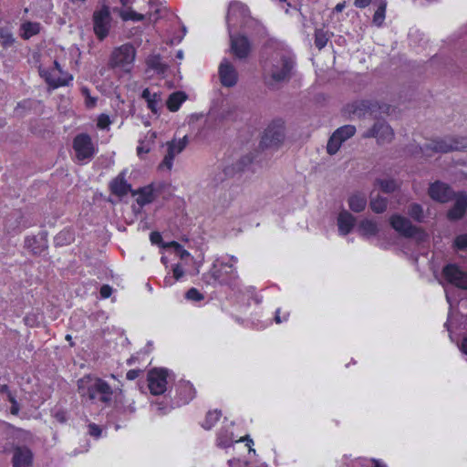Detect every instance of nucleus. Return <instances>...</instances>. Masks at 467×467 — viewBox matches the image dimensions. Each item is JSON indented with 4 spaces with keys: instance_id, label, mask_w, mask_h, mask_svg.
Returning a JSON list of instances; mask_svg holds the SVG:
<instances>
[{
    "instance_id": "nucleus-1",
    "label": "nucleus",
    "mask_w": 467,
    "mask_h": 467,
    "mask_svg": "<svg viewBox=\"0 0 467 467\" xmlns=\"http://www.w3.org/2000/svg\"><path fill=\"white\" fill-rule=\"evenodd\" d=\"M78 391L81 397L94 400L98 396L101 402L108 404L111 401L112 389L103 379L91 376H85L78 380Z\"/></svg>"
},
{
    "instance_id": "nucleus-2",
    "label": "nucleus",
    "mask_w": 467,
    "mask_h": 467,
    "mask_svg": "<svg viewBox=\"0 0 467 467\" xmlns=\"http://www.w3.org/2000/svg\"><path fill=\"white\" fill-rule=\"evenodd\" d=\"M294 67L293 58L286 54H276L271 59L269 68H265L268 78H265V83L268 86H274L275 83L288 80L291 77V71Z\"/></svg>"
},
{
    "instance_id": "nucleus-3",
    "label": "nucleus",
    "mask_w": 467,
    "mask_h": 467,
    "mask_svg": "<svg viewBox=\"0 0 467 467\" xmlns=\"http://www.w3.org/2000/svg\"><path fill=\"white\" fill-rule=\"evenodd\" d=\"M467 148V140L463 138H444L431 140L420 148L423 154L431 155L430 151L447 153L451 150H460Z\"/></svg>"
},
{
    "instance_id": "nucleus-4",
    "label": "nucleus",
    "mask_w": 467,
    "mask_h": 467,
    "mask_svg": "<svg viewBox=\"0 0 467 467\" xmlns=\"http://www.w3.org/2000/svg\"><path fill=\"white\" fill-rule=\"evenodd\" d=\"M136 51L130 44H124L116 47L110 55L109 67L111 68H121L130 71L135 59Z\"/></svg>"
},
{
    "instance_id": "nucleus-5",
    "label": "nucleus",
    "mask_w": 467,
    "mask_h": 467,
    "mask_svg": "<svg viewBox=\"0 0 467 467\" xmlns=\"http://www.w3.org/2000/svg\"><path fill=\"white\" fill-rule=\"evenodd\" d=\"M353 114L358 118L364 117L368 114L377 118L381 114H389L390 111V105L379 102L373 99H364L357 101L353 104Z\"/></svg>"
},
{
    "instance_id": "nucleus-6",
    "label": "nucleus",
    "mask_w": 467,
    "mask_h": 467,
    "mask_svg": "<svg viewBox=\"0 0 467 467\" xmlns=\"http://www.w3.org/2000/svg\"><path fill=\"white\" fill-rule=\"evenodd\" d=\"M394 130L390 125L383 119H378L372 127L368 129L362 138H374L379 145L390 143L394 139Z\"/></svg>"
},
{
    "instance_id": "nucleus-7",
    "label": "nucleus",
    "mask_w": 467,
    "mask_h": 467,
    "mask_svg": "<svg viewBox=\"0 0 467 467\" xmlns=\"http://www.w3.org/2000/svg\"><path fill=\"white\" fill-rule=\"evenodd\" d=\"M111 16L108 6L96 10L93 14V29L99 40H103L109 32Z\"/></svg>"
},
{
    "instance_id": "nucleus-8",
    "label": "nucleus",
    "mask_w": 467,
    "mask_h": 467,
    "mask_svg": "<svg viewBox=\"0 0 467 467\" xmlns=\"http://www.w3.org/2000/svg\"><path fill=\"white\" fill-rule=\"evenodd\" d=\"M73 149L78 161L90 160L95 154V148L91 138L88 134H79L73 140Z\"/></svg>"
},
{
    "instance_id": "nucleus-9",
    "label": "nucleus",
    "mask_w": 467,
    "mask_h": 467,
    "mask_svg": "<svg viewBox=\"0 0 467 467\" xmlns=\"http://www.w3.org/2000/svg\"><path fill=\"white\" fill-rule=\"evenodd\" d=\"M188 138L184 136L183 138L176 140H171L166 143L167 153L164 155L162 161L159 165V169L166 168L168 171H171L173 165L174 158L179 155L187 146Z\"/></svg>"
},
{
    "instance_id": "nucleus-10",
    "label": "nucleus",
    "mask_w": 467,
    "mask_h": 467,
    "mask_svg": "<svg viewBox=\"0 0 467 467\" xmlns=\"http://www.w3.org/2000/svg\"><path fill=\"white\" fill-rule=\"evenodd\" d=\"M168 371L163 368H153L148 373V386L152 395H161L165 392Z\"/></svg>"
},
{
    "instance_id": "nucleus-11",
    "label": "nucleus",
    "mask_w": 467,
    "mask_h": 467,
    "mask_svg": "<svg viewBox=\"0 0 467 467\" xmlns=\"http://www.w3.org/2000/svg\"><path fill=\"white\" fill-rule=\"evenodd\" d=\"M285 139V128L281 121L271 123L265 130L262 143L265 147L278 146Z\"/></svg>"
},
{
    "instance_id": "nucleus-12",
    "label": "nucleus",
    "mask_w": 467,
    "mask_h": 467,
    "mask_svg": "<svg viewBox=\"0 0 467 467\" xmlns=\"http://www.w3.org/2000/svg\"><path fill=\"white\" fill-rule=\"evenodd\" d=\"M41 76L45 77L46 81L53 88L67 85L72 77L64 73L57 61H54V68L50 71H41Z\"/></svg>"
},
{
    "instance_id": "nucleus-13",
    "label": "nucleus",
    "mask_w": 467,
    "mask_h": 467,
    "mask_svg": "<svg viewBox=\"0 0 467 467\" xmlns=\"http://www.w3.org/2000/svg\"><path fill=\"white\" fill-rule=\"evenodd\" d=\"M165 184L163 182H159L157 184L151 183L145 187L140 188L137 191L132 192V195H138L137 202L140 206H144L148 203L152 202L157 193L164 188Z\"/></svg>"
},
{
    "instance_id": "nucleus-14",
    "label": "nucleus",
    "mask_w": 467,
    "mask_h": 467,
    "mask_svg": "<svg viewBox=\"0 0 467 467\" xmlns=\"http://www.w3.org/2000/svg\"><path fill=\"white\" fill-rule=\"evenodd\" d=\"M219 78L222 85L227 88L235 86L238 81V73L227 59H223L219 66Z\"/></svg>"
},
{
    "instance_id": "nucleus-15",
    "label": "nucleus",
    "mask_w": 467,
    "mask_h": 467,
    "mask_svg": "<svg viewBox=\"0 0 467 467\" xmlns=\"http://www.w3.org/2000/svg\"><path fill=\"white\" fill-rule=\"evenodd\" d=\"M447 281L455 286L467 290V273L462 271L454 265H449L443 269Z\"/></svg>"
},
{
    "instance_id": "nucleus-16",
    "label": "nucleus",
    "mask_w": 467,
    "mask_h": 467,
    "mask_svg": "<svg viewBox=\"0 0 467 467\" xmlns=\"http://www.w3.org/2000/svg\"><path fill=\"white\" fill-rule=\"evenodd\" d=\"M389 223L395 231L406 237L414 236L418 232V228L409 219L399 214L392 215Z\"/></svg>"
},
{
    "instance_id": "nucleus-17",
    "label": "nucleus",
    "mask_w": 467,
    "mask_h": 467,
    "mask_svg": "<svg viewBox=\"0 0 467 467\" xmlns=\"http://www.w3.org/2000/svg\"><path fill=\"white\" fill-rule=\"evenodd\" d=\"M231 51L239 59L246 58L251 51V45L244 36H231Z\"/></svg>"
},
{
    "instance_id": "nucleus-18",
    "label": "nucleus",
    "mask_w": 467,
    "mask_h": 467,
    "mask_svg": "<svg viewBox=\"0 0 467 467\" xmlns=\"http://www.w3.org/2000/svg\"><path fill=\"white\" fill-rule=\"evenodd\" d=\"M33 463V453L26 446L16 447L13 451V467H30Z\"/></svg>"
},
{
    "instance_id": "nucleus-19",
    "label": "nucleus",
    "mask_w": 467,
    "mask_h": 467,
    "mask_svg": "<svg viewBox=\"0 0 467 467\" xmlns=\"http://www.w3.org/2000/svg\"><path fill=\"white\" fill-rule=\"evenodd\" d=\"M429 195L437 202H446L453 196V192L447 184L436 182L430 186Z\"/></svg>"
},
{
    "instance_id": "nucleus-20",
    "label": "nucleus",
    "mask_w": 467,
    "mask_h": 467,
    "mask_svg": "<svg viewBox=\"0 0 467 467\" xmlns=\"http://www.w3.org/2000/svg\"><path fill=\"white\" fill-rule=\"evenodd\" d=\"M467 210V193L458 192L455 195V202L452 208L448 212V217L451 220L462 218Z\"/></svg>"
},
{
    "instance_id": "nucleus-21",
    "label": "nucleus",
    "mask_w": 467,
    "mask_h": 467,
    "mask_svg": "<svg viewBox=\"0 0 467 467\" xmlns=\"http://www.w3.org/2000/svg\"><path fill=\"white\" fill-rule=\"evenodd\" d=\"M221 284H228L230 280H235L238 275L233 263H222L220 268L213 274Z\"/></svg>"
},
{
    "instance_id": "nucleus-22",
    "label": "nucleus",
    "mask_w": 467,
    "mask_h": 467,
    "mask_svg": "<svg viewBox=\"0 0 467 467\" xmlns=\"http://www.w3.org/2000/svg\"><path fill=\"white\" fill-rule=\"evenodd\" d=\"M110 190L112 193L122 197L126 195L128 192L132 193L131 186L125 180V172L119 173L111 182H110Z\"/></svg>"
},
{
    "instance_id": "nucleus-23",
    "label": "nucleus",
    "mask_w": 467,
    "mask_h": 467,
    "mask_svg": "<svg viewBox=\"0 0 467 467\" xmlns=\"http://www.w3.org/2000/svg\"><path fill=\"white\" fill-rule=\"evenodd\" d=\"M356 218L348 211L344 210L337 216V226L340 234L347 235L354 227Z\"/></svg>"
},
{
    "instance_id": "nucleus-24",
    "label": "nucleus",
    "mask_w": 467,
    "mask_h": 467,
    "mask_svg": "<svg viewBox=\"0 0 467 467\" xmlns=\"http://www.w3.org/2000/svg\"><path fill=\"white\" fill-rule=\"evenodd\" d=\"M358 232L365 238L375 236L379 233V227L376 222L364 219L359 222L358 226Z\"/></svg>"
},
{
    "instance_id": "nucleus-25",
    "label": "nucleus",
    "mask_w": 467,
    "mask_h": 467,
    "mask_svg": "<svg viewBox=\"0 0 467 467\" xmlns=\"http://www.w3.org/2000/svg\"><path fill=\"white\" fill-rule=\"evenodd\" d=\"M249 16V9L247 6L242 3L234 2L232 3L228 9L227 20L228 22H232L234 18L242 17L245 18Z\"/></svg>"
},
{
    "instance_id": "nucleus-26",
    "label": "nucleus",
    "mask_w": 467,
    "mask_h": 467,
    "mask_svg": "<svg viewBox=\"0 0 467 467\" xmlns=\"http://www.w3.org/2000/svg\"><path fill=\"white\" fill-rule=\"evenodd\" d=\"M156 132H148L144 140H140L137 147V154L140 158H143L145 154L149 153L155 144Z\"/></svg>"
},
{
    "instance_id": "nucleus-27",
    "label": "nucleus",
    "mask_w": 467,
    "mask_h": 467,
    "mask_svg": "<svg viewBox=\"0 0 467 467\" xmlns=\"http://www.w3.org/2000/svg\"><path fill=\"white\" fill-rule=\"evenodd\" d=\"M348 206L354 213H360L367 206V197L364 193L357 192L349 196Z\"/></svg>"
},
{
    "instance_id": "nucleus-28",
    "label": "nucleus",
    "mask_w": 467,
    "mask_h": 467,
    "mask_svg": "<svg viewBox=\"0 0 467 467\" xmlns=\"http://www.w3.org/2000/svg\"><path fill=\"white\" fill-rule=\"evenodd\" d=\"M24 39H29L31 36L37 35L40 32V24L36 22H25L20 27Z\"/></svg>"
},
{
    "instance_id": "nucleus-29",
    "label": "nucleus",
    "mask_w": 467,
    "mask_h": 467,
    "mask_svg": "<svg viewBox=\"0 0 467 467\" xmlns=\"http://www.w3.org/2000/svg\"><path fill=\"white\" fill-rule=\"evenodd\" d=\"M186 99V95L183 92H173L167 99V107L171 111H177L181 104Z\"/></svg>"
},
{
    "instance_id": "nucleus-30",
    "label": "nucleus",
    "mask_w": 467,
    "mask_h": 467,
    "mask_svg": "<svg viewBox=\"0 0 467 467\" xmlns=\"http://www.w3.org/2000/svg\"><path fill=\"white\" fill-rule=\"evenodd\" d=\"M375 185L379 186L380 190L386 193L393 192L399 187L396 181L392 179H377Z\"/></svg>"
},
{
    "instance_id": "nucleus-31",
    "label": "nucleus",
    "mask_w": 467,
    "mask_h": 467,
    "mask_svg": "<svg viewBox=\"0 0 467 467\" xmlns=\"http://www.w3.org/2000/svg\"><path fill=\"white\" fill-rule=\"evenodd\" d=\"M334 133L344 142L355 135L356 127L353 125H345L336 130Z\"/></svg>"
},
{
    "instance_id": "nucleus-32",
    "label": "nucleus",
    "mask_w": 467,
    "mask_h": 467,
    "mask_svg": "<svg viewBox=\"0 0 467 467\" xmlns=\"http://www.w3.org/2000/svg\"><path fill=\"white\" fill-rule=\"evenodd\" d=\"M387 199L381 196L372 197L370 200V208L377 213H383L387 209Z\"/></svg>"
},
{
    "instance_id": "nucleus-33",
    "label": "nucleus",
    "mask_w": 467,
    "mask_h": 467,
    "mask_svg": "<svg viewBox=\"0 0 467 467\" xmlns=\"http://www.w3.org/2000/svg\"><path fill=\"white\" fill-rule=\"evenodd\" d=\"M0 43L5 48L10 47L14 45L15 37L9 29L5 27L0 28Z\"/></svg>"
},
{
    "instance_id": "nucleus-34",
    "label": "nucleus",
    "mask_w": 467,
    "mask_h": 467,
    "mask_svg": "<svg viewBox=\"0 0 467 467\" xmlns=\"http://www.w3.org/2000/svg\"><path fill=\"white\" fill-rule=\"evenodd\" d=\"M343 141L339 140V138L333 133L331 137L328 140L327 145V151L329 155L336 154L338 150L340 149Z\"/></svg>"
},
{
    "instance_id": "nucleus-35",
    "label": "nucleus",
    "mask_w": 467,
    "mask_h": 467,
    "mask_svg": "<svg viewBox=\"0 0 467 467\" xmlns=\"http://www.w3.org/2000/svg\"><path fill=\"white\" fill-rule=\"evenodd\" d=\"M147 64L150 68L160 73H163L166 70V66L162 63L160 56L154 55L150 57L147 59Z\"/></svg>"
},
{
    "instance_id": "nucleus-36",
    "label": "nucleus",
    "mask_w": 467,
    "mask_h": 467,
    "mask_svg": "<svg viewBox=\"0 0 467 467\" xmlns=\"http://www.w3.org/2000/svg\"><path fill=\"white\" fill-rule=\"evenodd\" d=\"M409 215L418 222H421L423 219V209L421 205L418 203H412L408 209Z\"/></svg>"
},
{
    "instance_id": "nucleus-37",
    "label": "nucleus",
    "mask_w": 467,
    "mask_h": 467,
    "mask_svg": "<svg viewBox=\"0 0 467 467\" xmlns=\"http://www.w3.org/2000/svg\"><path fill=\"white\" fill-rule=\"evenodd\" d=\"M221 412L218 410L209 411L206 415L205 420L202 424L206 430L211 429L220 419Z\"/></svg>"
},
{
    "instance_id": "nucleus-38",
    "label": "nucleus",
    "mask_w": 467,
    "mask_h": 467,
    "mask_svg": "<svg viewBox=\"0 0 467 467\" xmlns=\"http://www.w3.org/2000/svg\"><path fill=\"white\" fill-rule=\"evenodd\" d=\"M386 3L381 2L373 16V23L380 26L385 19Z\"/></svg>"
},
{
    "instance_id": "nucleus-39",
    "label": "nucleus",
    "mask_w": 467,
    "mask_h": 467,
    "mask_svg": "<svg viewBox=\"0 0 467 467\" xmlns=\"http://www.w3.org/2000/svg\"><path fill=\"white\" fill-rule=\"evenodd\" d=\"M328 41L327 33L321 29H318L315 33V45L318 49L323 48Z\"/></svg>"
},
{
    "instance_id": "nucleus-40",
    "label": "nucleus",
    "mask_w": 467,
    "mask_h": 467,
    "mask_svg": "<svg viewBox=\"0 0 467 467\" xmlns=\"http://www.w3.org/2000/svg\"><path fill=\"white\" fill-rule=\"evenodd\" d=\"M120 16L123 20H133V21H141L144 18L143 15L138 14L132 10H126L120 13Z\"/></svg>"
},
{
    "instance_id": "nucleus-41",
    "label": "nucleus",
    "mask_w": 467,
    "mask_h": 467,
    "mask_svg": "<svg viewBox=\"0 0 467 467\" xmlns=\"http://www.w3.org/2000/svg\"><path fill=\"white\" fill-rule=\"evenodd\" d=\"M161 96L157 93H153L150 100L149 102H147L148 108L152 112L157 113L158 109H159V104L161 103Z\"/></svg>"
},
{
    "instance_id": "nucleus-42",
    "label": "nucleus",
    "mask_w": 467,
    "mask_h": 467,
    "mask_svg": "<svg viewBox=\"0 0 467 467\" xmlns=\"http://www.w3.org/2000/svg\"><path fill=\"white\" fill-rule=\"evenodd\" d=\"M186 297L189 300L193 301H201L203 299V296L196 289V288H190L186 293Z\"/></svg>"
},
{
    "instance_id": "nucleus-43",
    "label": "nucleus",
    "mask_w": 467,
    "mask_h": 467,
    "mask_svg": "<svg viewBox=\"0 0 467 467\" xmlns=\"http://www.w3.org/2000/svg\"><path fill=\"white\" fill-rule=\"evenodd\" d=\"M110 124V119L108 115L101 114L98 119V127L99 129H107Z\"/></svg>"
},
{
    "instance_id": "nucleus-44",
    "label": "nucleus",
    "mask_w": 467,
    "mask_h": 467,
    "mask_svg": "<svg viewBox=\"0 0 467 467\" xmlns=\"http://www.w3.org/2000/svg\"><path fill=\"white\" fill-rule=\"evenodd\" d=\"M36 243V239L35 238H26V241H25V244H26V247L30 249V251L36 254H39L41 252V249L39 247H35L34 246V244Z\"/></svg>"
},
{
    "instance_id": "nucleus-45",
    "label": "nucleus",
    "mask_w": 467,
    "mask_h": 467,
    "mask_svg": "<svg viewBox=\"0 0 467 467\" xmlns=\"http://www.w3.org/2000/svg\"><path fill=\"white\" fill-rule=\"evenodd\" d=\"M455 245L459 249H464L467 247V234L459 235L455 239Z\"/></svg>"
},
{
    "instance_id": "nucleus-46",
    "label": "nucleus",
    "mask_w": 467,
    "mask_h": 467,
    "mask_svg": "<svg viewBox=\"0 0 467 467\" xmlns=\"http://www.w3.org/2000/svg\"><path fill=\"white\" fill-rule=\"evenodd\" d=\"M112 293V288L109 285H103L100 288V296L103 298H108Z\"/></svg>"
},
{
    "instance_id": "nucleus-47",
    "label": "nucleus",
    "mask_w": 467,
    "mask_h": 467,
    "mask_svg": "<svg viewBox=\"0 0 467 467\" xmlns=\"http://www.w3.org/2000/svg\"><path fill=\"white\" fill-rule=\"evenodd\" d=\"M141 372H142V370H140V369H130L127 372L126 377L129 380H133V379H137Z\"/></svg>"
},
{
    "instance_id": "nucleus-48",
    "label": "nucleus",
    "mask_w": 467,
    "mask_h": 467,
    "mask_svg": "<svg viewBox=\"0 0 467 467\" xmlns=\"http://www.w3.org/2000/svg\"><path fill=\"white\" fill-rule=\"evenodd\" d=\"M150 238L151 243L154 244H161V242L162 240L161 234L158 232H152L150 235Z\"/></svg>"
},
{
    "instance_id": "nucleus-49",
    "label": "nucleus",
    "mask_w": 467,
    "mask_h": 467,
    "mask_svg": "<svg viewBox=\"0 0 467 467\" xmlns=\"http://www.w3.org/2000/svg\"><path fill=\"white\" fill-rule=\"evenodd\" d=\"M89 433L92 436L99 437L101 433V430L96 424L89 425Z\"/></svg>"
},
{
    "instance_id": "nucleus-50",
    "label": "nucleus",
    "mask_w": 467,
    "mask_h": 467,
    "mask_svg": "<svg viewBox=\"0 0 467 467\" xmlns=\"http://www.w3.org/2000/svg\"><path fill=\"white\" fill-rule=\"evenodd\" d=\"M183 274L184 272L179 265L173 267V275L176 280H179L183 275Z\"/></svg>"
},
{
    "instance_id": "nucleus-51",
    "label": "nucleus",
    "mask_w": 467,
    "mask_h": 467,
    "mask_svg": "<svg viewBox=\"0 0 467 467\" xmlns=\"http://www.w3.org/2000/svg\"><path fill=\"white\" fill-rule=\"evenodd\" d=\"M217 442L220 447H223V448L230 446L232 443L230 439H226V438L224 439L223 437H218Z\"/></svg>"
},
{
    "instance_id": "nucleus-52",
    "label": "nucleus",
    "mask_w": 467,
    "mask_h": 467,
    "mask_svg": "<svg viewBox=\"0 0 467 467\" xmlns=\"http://www.w3.org/2000/svg\"><path fill=\"white\" fill-rule=\"evenodd\" d=\"M371 0H355L354 4L357 7L364 8L370 4Z\"/></svg>"
},
{
    "instance_id": "nucleus-53",
    "label": "nucleus",
    "mask_w": 467,
    "mask_h": 467,
    "mask_svg": "<svg viewBox=\"0 0 467 467\" xmlns=\"http://www.w3.org/2000/svg\"><path fill=\"white\" fill-rule=\"evenodd\" d=\"M141 97L147 101L149 102L150 100V99L152 98V94L150 93V89L149 88H145L143 91H142V94H141Z\"/></svg>"
},
{
    "instance_id": "nucleus-54",
    "label": "nucleus",
    "mask_w": 467,
    "mask_h": 467,
    "mask_svg": "<svg viewBox=\"0 0 467 467\" xmlns=\"http://www.w3.org/2000/svg\"><path fill=\"white\" fill-rule=\"evenodd\" d=\"M163 247H173L176 251L182 249V245L177 242H171L163 245Z\"/></svg>"
},
{
    "instance_id": "nucleus-55",
    "label": "nucleus",
    "mask_w": 467,
    "mask_h": 467,
    "mask_svg": "<svg viewBox=\"0 0 467 467\" xmlns=\"http://www.w3.org/2000/svg\"><path fill=\"white\" fill-rule=\"evenodd\" d=\"M461 348L467 355V337L462 339Z\"/></svg>"
},
{
    "instance_id": "nucleus-56",
    "label": "nucleus",
    "mask_w": 467,
    "mask_h": 467,
    "mask_svg": "<svg viewBox=\"0 0 467 467\" xmlns=\"http://www.w3.org/2000/svg\"><path fill=\"white\" fill-rule=\"evenodd\" d=\"M234 171H235L234 167H226L224 169V174L232 176V175H234Z\"/></svg>"
},
{
    "instance_id": "nucleus-57",
    "label": "nucleus",
    "mask_w": 467,
    "mask_h": 467,
    "mask_svg": "<svg viewBox=\"0 0 467 467\" xmlns=\"http://www.w3.org/2000/svg\"><path fill=\"white\" fill-rule=\"evenodd\" d=\"M178 252L180 253V256L182 259L190 255V253L182 248L181 250H178Z\"/></svg>"
},
{
    "instance_id": "nucleus-58",
    "label": "nucleus",
    "mask_w": 467,
    "mask_h": 467,
    "mask_svg": "<svg viewBox=\"0 0 467 467\" xmlns=\"http://www.w3.org/2000/svg\"><path fill=\"white\" fill-rule=\"evenodd\" d=\"M345 7V3H339L336 5L335 11L336 12H341Z\"/></svg>"
},
{
    "instance_id": "nucleus-59",
    "label": "nucleus",
    "mask_w": 467,
    "mask_h": 467,
    "mask_svg": "<svg viewBox=\"0 0 467 467\" xmlns=\"http://www.w3.org/2000/svg\"><path fill=\"white\" fill-rule=\"evenodd\" d=\"M240 441H247V446H250L251 443H253V440H251L248 436H246L245 438H242Z\"/></svg>"
},
{
    "instance_id": "nucleus-60",
    "label": "nucleus",
    "mask_w": 467,
    "mask_h": 467,
    "mask_svg": "<svg viewBox=\"0 0 467 467\" xmlns=\"http://www.w3.org/2000/svg\"><path fill=\"white\" fill-rule=\"evenodd\" d=\"M240 441H247V446H250L251 443H253V440H251L248 436H246L245 438H242Z\"/></svg>"
},
{
    "instance_id": "nucleus-61",
    "label": "nucleus",
    "mask_w": 467,
    "mask_h": 467,
    "mask_svg": "<svg viewBox=\"0 0 467 467\" xmlns=\"http://www.w3.org/2000/svg\"><path fill=\"white\" fill-rule=\"evenodd\" d=\"M240 441H247V446H250L251 443H253V440H251L248 436H246L245 438H242Z\"/></svg>"
},
{
    "instance_id": "nucleus-62",
    "label": "nucleus",
    "mask_w": 467,
    "mask_h": 467,
    "mask_svg": "<svg viewBox=\"0 0 467 467\" xmlns=\"http://www.w3.org/2000/svg\"><path fill=\"white\" fill-rule=\"evenodd\" d=\"M176 57L179 58V59H182L183 57V52L182 50H179L177 52V55H176Z\"/></svg>"
},
{
    "instance_id": "nucleus-63",
    "label": "nucleus",
    "mask_w": 467,
    "mask_h": 467,
    "mask_svg": "<svg viewBox=\"0 0 467 467\" xmlns=\"http://www.w3.org/2000/svg\"><path fill=\"white\" fill-rule=\"evenodd\" d=\"M275 322L276 323H280L281 322L280 316H279V310H277L276 314H275Z\"/></svg>"
},
{
    "instance_id": "nucleus-64",
    "label": "nucleus",
    "mask_w": 467,
    "mask_h": 467,
    "mask_svg": "<svg viewBox=\"0 0 467 467\" xmlns=\"http://www.w3.org/2000/svg\"><path fill=\"white\" fill-rule=\"evenodd\" d=\"M375 467H385V465H382L379 462L375 461Z\"/></svg>"
}]
</instances>
